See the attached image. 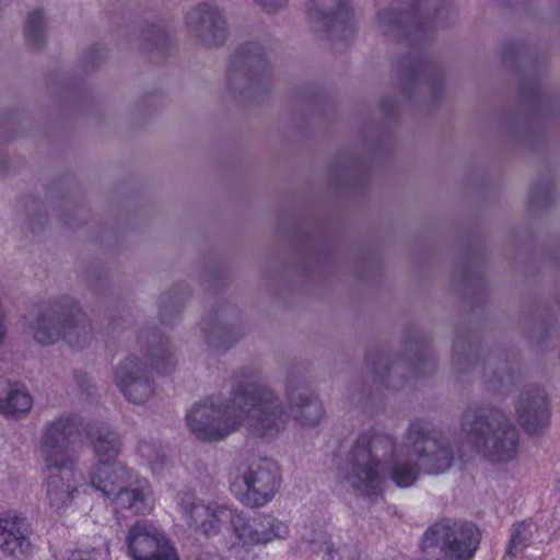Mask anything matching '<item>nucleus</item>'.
Here are the masks:
<instances>
[{
	"label": "nucleus",
	"instance_id": "nucleus-33",
	"mask_svg": "<svg viewBox=\"0 0 560 560\" xmlns=\"http://www.w3.org/2000/svg\"><path fill=\"white\" fill-rule=\"evenodd\" d=\"M101 57L102 56V48L100 47H92L88 52L89 62L91 65L95 63L94 56Z\"/></svg>",
	"mask_w": 560,
	"mask_h": 560
},
{
	"label": "nucleus",
	"instance_id": "nucleus-27",
	"mask_svg": "<svg viewBox=\"0 0 560 560\" xmlns=\"http://www.w3.org/2000/svg\"><path fill=\"white\" fill-rule=\"evenodd\" d=\"M237 340L235 331L225 326L218 325L207 336L209 346L217 350H225Z\"/></svg>",
	"mask_w": 560,
	"mask_h": 560
},
{
	"label": "nucleus",
	"instance_id": "nucleus-21",
	"mask_svg": "<svg viewBox=\"0 0 560 560\" xmlns=\"http://www.w3.org/2000/svg\"><path fill=\"white\" fill-rule=\"evenodd\" d=\"M33 399L21 385L0 380V412L5 416L19 417L30 411Z\"/></svg>",
	"mask_w": 560,
	"mask_h": 560
},
{
	"label": "nucleus",
	"instance_id": "nucleus-3",
	"mask_svg": "<svg viewBox=\"0 0 560 560\" xmlns=\"http://www.w3.org/2000/svg\"><path fill=\"white\" fill-rule=\"evenodd\" d=\"M459 434L479 455L491 463H508L518 452L517 429L495 408L482 406L465 410L460 417Z\"/></svg>",
	"mask_w": 560,
	"mask_h": 560
},
{
	"label": "nucleus",
	"instance_id": "nucleus-31",
	"mask_svg": "<svg viewBox=\"0 0 560 560\" xmlns=\"http://www.w3.org/2000/svg\"><path fill=\"white\" fill-rule=\"evenodd\" d=\"M139 452L142 457L147 458L150 462L152 469L155 470L156 466H158V462L155 459H153V450H152L151 445L145 442L140 443Z\"/></svg>",
	"mask_w": 560,
	"mask_h": 560
},
{
	"label": "nucleus",
	"instance_id": "nucleus-22",
	"mask_svg": "<svg viewBox=\"0 0 560 560\" xmlns=\"http://www.w3.org/2000/svg\"><path fill=\"white\" fill-rule=\"evenodd\" d=\"M311 15L328 30L346 24L350 18L346 0H312Z\"/></svg>",
	"mask_w": 560,
	"mask_h": 560
},
{
	"label": "nucleus",
	"instance_id": "nucleus-35",
	"mask_svg": "<svg viewBox=\"0 0 560 560\" xmlns=\"http://www.w3.org/2000/svg\"><path fill=\"white\" fill-rule=\"evenodd\" d=\"M310 544H315L316 542V539L315 538H310L307 539Z\"/></svg>",
	"mask_w": 560,
	"mask_h": 560
},
{
	"label": "nucleus",
	"instance_id": "nucleus-19",
	"mask_svg": "<svg viewBox=\"0 0 560 560\" xmlns=\"http://www.w3.org/2000/svg\"><path fill=\"white\" fill-rule=\"evenodd\" d=\"M92 486L104 495L112 498L127 485L131 472L121 464L115 462L96 464L90 472Z\"/></svg>",
	"mask_w": 560,
	"mask_h": 560
},
{
	"label": "nucleus",
	"instance_id": "nucleus-32",
	"mask_svg": "<svg viewBox=\"0 0 560 560\" xmlns=\"http://www.w3.org/2000/svg\"><path fill=\"white\" fill-rule=\"evenodd\" d=\"M265 11L273 12L283 7L287 0H255Z\"/></svg>",
	"mask_w": 560,
	"mask_h": 560
},
{
	"label": "nucleus",
	"instance_id": "nucleus-26",
	"mask_svg": "<svg viewBox=\"0 0 560 560\" xmlns=\"http://www.w3.org/2000/svg\"><path fill=\"white\" fill-rule=\"evenodd\" d=\"M532 537L530 525L526 522H520L511 528V536L506 548V553L514 558L529 542Z\"/></svg>",
	"mask_w": 560,
	"mask_h": 560
},
{
	"label": "nucleus",
	"instance_id": "nucleus-18",
	"mask_svg": "<svg viewBox=\"0 0 560 560\" xmlns=\"http://www.w3.org/2000/svg\"><path fill=\"white\" fill-rule=\"evenodd\" d=\"M114 501L117 506L130 511L136 515H145L153 510L154 498L148 480L131 478L127 485L116 493Z\"/></svg>",
	"mask_w": 560,
	"mask_h": 560
},
{
	"label": "nucleus",
	"instance_id": "nucleus-1",
	"mask_svg": "<svg viewBox=\"0 0 560 560\" xmlns=\"http://www.w3.org/2000/svg\"><path fill=\"white\" fill-rule=\"evenodd\" d=\"M457 458L452 442L423 419L409 422L398 444L387 432L371 428L355 439L338 466L339 478L357 494L380 498L390 480L399 488L416 483L422 470L441 475Z\"/></svg>",
	"mask_w": 560,
	"mask_h": 560
},
{
	"label": "nucleus",
	"instance_id": "nucleus-25",
	"mask_svg": "<svg viewBox=\"0 0 560 560\" xmlns=\"http://www.w3.org/2000/svg\"><path fill=\"white\" fill-rule=\"evenodd\" d=\"M26 43L33 48H39L46 39V22L42 10H34L28 13L24 25Z\"/></svg>",
	"mask_w": 560,
	"mask_h": 560
},
{
	"label": "nucleus",
	"instance_id": "nucleus-9",
	"mask_svg": "<svg viewBox=\"0 0 560 560\" xmlns=\"http://www.w3.org/2000/svg\"><path fill=\"white\" fill-rule=\"evenodd\" d=\"M176 501L188 526L206 536L218 535L225 523L231 525L236 512L226 504L214 501L206 503L190 492L178 493Z\"/></svg>",
	"mask_w": 560,
	"mask_h": 560
},
{
	"label": "nucleus",
	"instance_id": "nucleus-28",
	"mask_svg": "<svg viewBox=\"0 0 560 560\" xmlns=\"http://www.w3.org/2000/svg\"><path fill=\"white\" fill-rule=\"evenodd\" d=\"M325 560H359V552L353 545H340L337 548L328 547Z\"/></svg>",
	"mask_w": 560,
	"mask_h": 560
},
{
	"label": "nucleus",
	"instance_id": "nucleus-20",
	"mask_svg": "<svg viewBox=\"0 0 560 560\" xmlns=\"http://www.w3.org/2000/svg\"><path fill=\"white\" fill-rule=\"evenodd\" d=\"M288 399L296 421L302 425H316L324 416V408L317 397L306 389L295 392L289 383L287 385Z\"/></svg>",
	"mask_w": 560,
	"mask_h": 560
},
{
	"label": "nucleus",
	"instance_id": "nucleus-14",
	"mask_svg": "<svg viewBox=\"0 0 560 560\" xmlns=\"http://www.w3.org/2000/svg\"><path fill=\"white\" fill-rule=\"evenodd\" d=\"M73 463H45L46 497L49 508L57 513L66 510L77 491Z\"/></svg>",
	"mask_w": 560,
	"mask_h": 560
},
{
	"label": "nucleus",
	"instance_id": "nucleus-6",
	"mask_svg": "<svg viewBox=\"0 0 560 560\" xmlns=\"http://www.w3.org/2000/svg\"><path fill=\"white\" fill-rule=\"evenodd\" d=\"M280 483L278 466L266 458H238L229 471L231 492L248 509H260L270 503Z\"/></svg>",
	"mask_w": 560,
	"mask_h": 560
},
{
	"label": "nucleus",
	"instance_id": "nucleus-11",
	"mask_svg": "<svg viewBox=\"0 0 560 560\" xmlns=\"http://www.w3.org/2000/svg\"><path fill=\"white\" fill-rule=\"evenodd\" d=\"M80 434L79 419L62 413L47 422L43 429L39 452L44 463H72L69 446Z\"/></svg>",
	"mask_w": 560,
	"mask_h": 560
},
{
	"label": "nucleus",
	"instance_id": "nucleus-2",
	"mask_svg": "<svg viewBox=\"0 0 560 560\" xmlns=\"http://www.w3.org/2000/svg\"><path fill=\"white\" fill-rule=\"evenodd\" d=\"M289 419L279 396L256 378L238 381L229 399L210 396L186 413L190 432L201 441H220L241 428L255 436L273 439Z\"/></svg>",
	"mask_w": 560,
	"mask_h": 560
},
{
	"label": "nucleus",
	"instance_id": "nucleus-16",
	"mask_svg": "<svg viewBox=\"0 0 560 560\" xmlns=\"http://www.w3.org/2000/svg\"><path fill=\"white\" fill-rule=\"evenodd\" d=\"M171 544L162 528L149 520H139L128 532L127 552L132 560H144Z\"/></svg>",
	"mask_w": 560,
	"mask_h": 560
},
{
	"label": "nucleus",
	"instance_id": "nucleus-4",
	"mask_svg": "<svg viewBox=\"0 0 560 560\" xmlns=\"http://www.w3.org/2000/svg\"><path fill=\"white\" fill-rule=\"evenodd\" d=\"M141 338L145 339L148 349L144 363L137 355L130 354L120 361L114 371V382L124 397L132 404H144L154 394V380L151 369L167 373L175 364V353L168 341L158 330L147 331Z\"/></svg>",
	"mask_w": 560,
	"mask_h": 560
},
{
	"label": "nucleus",
	"instance_id": "nucleus-12",
	"mask_svg": "<svg viewBox=\"0 0 560 560\" xmlns=\"http://www.w3.org/2000/svg\"><path fill=\"white\" fill-rule=\"evenodd\" d=\"M185 25L188 35L200 45L219 46L228 36L226 21L218 7L202 2L186 14Z\"/></svg>",
	"mask_w": 560,
	"mask_h": 560
},
{
	"label": "nucleus",
	"instance_id": "nucleus-36",
	"mask_svg": "<svg viewBox=\"0 0 560 560\" xmlns=\"http://www.w3.org/2000/svg\"><path fill=\"white\" fill-rule=\"evenodd\" d=\"M160 315H161L162 320L164 322L165 319H164V311L163 310H161Z\"/></svg>",
	"mask_w": 560,
	"mask_h": 560
},
{
	"label": "nucleus",
	"instance_id": "nucleus-13",
	"mask_svg": "<svg viewBox=\"0 0 560 560\" xmlns=\"http://www.w3.org/2000/svg\"><path fill=\"white\" fill-rule=\"evenodd\" d=\"M32 529L26 518L7 512L0 514V551L14 560H28L33 556Z\"/></svg>",
	"mask_w": 560,
	"mask_h": 560
},
{
	"label": "nucleus",
	"instance_id": "nucleus-15",
	"mask_svg": "<svg viewBox=\"0 0 560 560\" xmlns=\"http://www.w3.org/2000/svg\"><path fill=\"white\" fill-rule=\"evenodd\" d=\"M427 20L428 15L420 10V7L405 13L387 10L377 15L378 26L385 35L409 40H420L427 35L429 31Z\"/></svg>",
	"mask_w": 560,
	"mask_h": 560
},
{
	"label": "nucleus",
	"instance_id": "nucleus-34",
	"mask_svg": "<svg viewBox=\"0 0 560 560\" xmlns=\"http://www.w3.org/2000/svg\"><path fill=\"white\" fill-rule=\"evenodd\" d=\"M457 361H459V354L457 353V349L455 348L454 355H453V362L456 363Z\"/></svg>",
	"mask_w": 560,
	"mask_h": 560
},
{
	"label": "nucleus",
	"instance_id": "nucleus-30",
	"mask_svg": "<svg viewBox=\"0 0 560 560\" xmlns=\"http://www.w3.org/2000/svg\"><path fill=\"white\" fill-rule=\"evenodd\" d=\"M152 42L158 49H164L167 45V36L161 28L152 30Z\"/></svg>",
	"mask_w": 560,
	"mask_h": 560
},
{
	"label": "nucleus",
	"instance_id": "nucleus-8",
	"mask_svg": "<svg viewBox=\"0 0 560 560\" xmlns=\"http://www.w3.org/2000/svg\"><path fill=\"white\" fill-rule=\"evenodd\" d=\"M230 528L233 536L230 548L234 550L249 551L255 547L266 546L289 536V526L285 522L268 514L249 518L237 510Z\"/></svg>",
	"mask_w": 560,
	"mask_h": 560
},
{
	"label": "nucleus",
	"instance_id": "nucleus-24",
	"mask_svg": "<svg viewBox=\"0 0 560 560\" xmlns=\"http://www.w3.org/2000/svg\"><path fill=\"white\" fill-rule=\"evenodd\" d=\"M399 81L402 85L427 82L429 85L435 84L434 67L421 58L404 59L398 65Z\"/></svg>",
	"mask_w": 560,
	"mask_h": 560
},
{
	"label": "nucleus",
	"instance_id": "nucleus-29",
	"mask_svg": "<svg viewBox=\"0 0 560 560\" xmlns=\"http://www.w3.org/2000/svg\"><path fill=\"white\" fill-rule=\"evenodd\" d=\"M435 368V362L433 359L420 357L418 361L415 363V366L412 368L416 373H427L430 371H433Z\"/></svg>",
	"mask_w": 560,
	"mask_h": 560
},
{
	"label": "nucleus",
	"instance_id": "nucleus-10",
	"mask_svg": "<svg viewBox=\"0 0 560 560\" xmlns=\"http://www.w3.org/2000/svg\"><path fill=\"white\" fill-rule=\"evenodd\" d=\"M268 78L266 51L257 42L242 45L234 54L228 71V85L231 90L250 89Z\"/></svg>",
	"mask_w": 560,
	"mask_h": 560
},
{
	"label": "nucleus",
	"instance_id": "nucleus-23",
	"mask_svg": "<svg viewBox=\"0 0 560 560\" xmlns=\"http://www.w3.org/2000/svg\"><path fill=\"white\" fill-rule=\"evenodd\" d=\"M90 446L94 456L97 458L96 464L115 462L120 453V440L118 435L107 427L92 429L88 435Z\"/></svg>",
	"mask_w": 560,
	"mask_h": 560
},
{
	"label": "nucleus",
	"instance_id": "nucleus-5",
	"mask_svg": "<svg viewBox=\"0 0 560 560\" xmlns=\"http://www.w3.org/2000/svg\"><path fill=\"white\" fill-rule=\"evenodd\" d=\"M30 331L38 343L52 345L62 339L77 348L84 347L93 336L89 319L70 298L43 307L30 324Z\"/></svg>",
	"mask_w": 560,
	"mask_h": 560
},
{
	"label": "nucleus",
	"instance_id": "nucleus-17",
	"mask_svg": "<svg viewBox=\"0 0 560 560\" xmlns=\"http://www.w3.org/2000/svg\"><path fill=\"white\" fill-rule=\"evenodd\" d=\"M516 415L526 432L537 433L549 421L546 394L540 389H534L522 395L516 406Z\"/></svg>",
	"mask_w": 560,
	"mask_h": 560
},
{
	"label": "nucleus",
	"instance_id": "nucleus-7",
	"mask_svg": "<svg viewBox=\"0 0 560 560\" xmlns=\"http://www.w3.org/2000/svg\"><path fill=\"white\" fill-rule=\"evenodd\" d=\"M479 544L475 524L443 518L425 529L419 546L425 560H472Z\"/></svg>",
	"mask_w": 560,
	"mask_h": 560
}]
</instances>
